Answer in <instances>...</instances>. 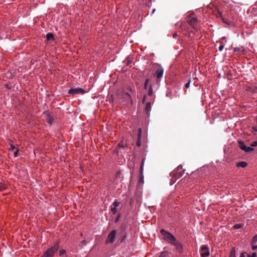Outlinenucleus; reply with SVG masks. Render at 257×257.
I'll list each match as a JSON object with an SVG mask.
<instances>
[{
  "instance_id": "18",
  "label": "nucleus",
  "mask_w": 257,
  "mask_h": 257,
  "mask_svg": "<svg viewBox=\"0 0 257 257\" xmlns=\"http://www.w3.org/2000/svg\"><path fill=\"white\" fill-rule=\"evenodd\" d=\"M46 39L48 41L51 40H54V35L52 33H49L46 35Z\"/></svg>"
},
{
  "instance_id": "41",
  "label": "nucleus",
  "mask_w": 257,
  "mask_h": 257,
  "mask_svg": "<svg viewBox=\"0 0 257 257\" xmlns=\"http://www.w3.org/2000/svg\"><path fill=\"white\" fill-rule=\"evenodd\" d=\"M224 48V46L223 45H220L219 47V50L220 51H222V50Z\"/></svg>"
},
{
  "instance_id": "32",
  "label": "nucleus",
  "mask_w": 257,
  "mask_h": 257,
  "mask_svg": "<svg viewBox=\"0 0 257 257\" xmlns=\"http://www.w3.org/2000/svg\"><path fill=\"white\" fill-rule=\"evenodd\" d=\"M222 20L224 23L227 24V25H229L231 22H228L226 19H224L223 17L222 18Z\"/></svg>"
},
{
  "instance_id": "1",
  "label": "nucleus",
  "mask_w": 257,
  "mask_h": 257,
  "mask_svg": "<svg viewBox=\"0 0 257 257\" xmlns=\"http://www.w3.org/2000/svg\"><path fill=\"white\" fill-rule=\"evenodd\" d=\"M184 173V171L183 170L182 166L179 165L170 174V175L172 177V178L170 179V184L172 185L175 183L177 180L180 178Z\"/></svg>"
},
{
  "instance_id": "6",
  "label": "nucleus",
  "mask_w": 257,
  "mask_h": 257,
  "mask_svg": "<svg viewBox=\"0 0 257 257\" xmlns=\"http://www.w3.org/2000/svg\"><path fill=\"white\" fill-rule=\"evenodd\" d=\"M238 143L239 148L246 153H249L254 150V149L251 147H246L244 143L241 141H238Z\"/></svg>"
},
{
  "instance_id": "40",
  "label": "nucleus",
  "mask_w": 257,
  "mask_h": 257,
  "mask_svg": "<svg viewBox=\"0 0 257 257\" xmlns=\"http://www.w3.org/2000/svg\"><path fill=\"white\" fill-rule=\"evenodd\" d=\"M126 65H129L130 64H131L132 63V61L130 60L129 59L126 60Z\"/></svg>"
},
{
  "instance_id": "15",
  "label": "nucleus",
  "mask_w": 257,
  "mask_h": 257,
  "mask_svg": "<svg viewBox=\"0 0 257 257\" xmlns=\"http://www.w3.org/2000/svg\"><path fill=\"white\" fill-rule=\"evenodd\" d=\"M122 97L124 98L126 100V101L130 100L131 101H132L131 96L127 92L123 93L122 94Z\"/></svg>"
},
{
  "instance_id": "26",
  "label": "nucleus",
  "mask_w": 257,
  "mask_h": 257,
  "mask_svg": "<svg viewBox=\"0 0 257 257\" xmlns=\"http://www.w3.org/2000/svg\"><path fill=\"white\" fill-rule=\"evenodd\" d=\"M111 211H112L113 214H115L116 212V207H111Z\"/></svg>"
},
{
  "instance_id": "30",
  "label": "nucleus",
  "mask_w": 257,
  "mask_h": 257,
  "mask_svg": "<svg viewBox=\"0 0 257 257\" xmlns=\"http://www.w3.org/2000/svg\"><path fill=\"white\" fill-rule=\"evenodd\" d=\"M125 238H126V235H125V234H124L121 237L120 241L121 242H123L125 239Z\"/></svg>"
},
{
  "instance_id": "5",
  "label": "nucleus",
  "mask_w": 257,
  "mask_h": 257,
  "mask_svg": "<svg viewBox=\"0 0 257 257\" xmlns=\"http://www.w3.org/2000/svg\"><path fill=\"white\" fill-rule=\"evenodd\" d=\"M188 23L194 29H197L198 20L196 18L189 16L187 19Z\"/></svg>"
},
{
  "instance_id": "50",
  "label": "nucleus",
  "mask_w": 257,
  "mask_h": 257,
  "mask_svg": "<svg viewBox=\"0 0 257 257\" xmlns=\"http://www.w3.org/2000/svg\"><path fill=\"white\" fill-rule=\"evenodd\" d=\"M66 257H68V256H67V255H66Z\"/></svg>"
},
{
  "instance_id": "49",
  "label": "nucleus",
  "mask_w": 257,
  "mask_h": 257,
  "mask_svg": "<svg viewBox=\"0 0 257 257\" xmlns=\"http://www.w3.org/2000/svg\"><path fill=\"white\" fill-rule=\"evenodd\" d=\"M82 242H83V243H85V240H83V241H82Z\"/></svg>"
},
{
  "instance_id": "37",
  "label": "nucleus",
  "mask_w": 257,
  "mask_h": 257,
  "mask_svg": "<svg viewBox=\"0 0 257 257\" xmlns=\"http://www.w3.org/2000/svg\"><path fill=\"white\" fill-rule=\"evenodd\" d=\"M190 80H189L185 85V87L186 88H188L189 87V86H190Z\"/></svg>"
},
{
  "instance_id": "24",
  "label": "nucleus",
  "mask_w": 257,
  "mask_h": 257,
  "mask_svg": "<svg viewBox=\"0 0 257 257\" xmlns=\"http://www.w3.org/2000/svg\"><path fill=\"white\" fill-rule=\"evenodd\" d=\"M149 82V79H147L146 80L145 84H144V88L145 89H147L148 84Z\"/></svg>"
},
{
  "instance_id": "13",
  "label": "nucleus",
  "mask_w": 257,
  "mask_h": 257,
  "mask_svg": "<svg viewBox=\"0 0 257 257\" xmlns=\"http://www.w3.org/2000/svg\"><path fill=\"white\" fill-rule=\"evenodd\" d=\"M151 110V104L150 102H148L146 104V106L145 107V112L148 116L150 115V112Z\"/></svg>"
},
{
  "instance_id": "36",
  "label": "nucleus",
  "mask_w": 257,
  "mask_h": 257,
  "mask_svg": "<svg viewBox=\"0 0 257 257\" xmlns=\"http://www.w3.org/2000/svg\"><path fill=\"white\" fill-rule=\"evenodd\" d=\"M120 217V214H119L117 215V217L115 218V220H114V222H115V223H116V222H117L119 221Z\"/></svg>"
},
{
  "instance_id": "46",
  "label": "nucleus",
  "mask_w": 257,
  "mask_h": 257,
  "mask_svg": "<svg viewBox=\"0 0 257 257\" xmlns=\"http://www.w3.org/2000/svg\"><path fill=\"white\" fill-rule=\"evenodd\" d=\"M145 98H146V96H144V99H143V103H144V101H145Z\"/></svg>"
},
{
  "instance_id": "12",
  "label": "nucleus",
  "mask_w": 257,
  "mask_h": 257,
  "mask_svg": "<svg viewBox=\"0 0 257 257\" xmlns=\"http://www.w3.org/2000/svg\"><path fill=\"white\" fill-rule=\"evenodd\" d=\"M234 51L236 54L241 53L242 54H244L245 51H244V48H243V47L239 46V47H235L234 48Z\"/></svg>"
},
{
  "instance_id": "28",
  "label": "nucleus",
  "mask_w": 257,
  "mask_h": 257,
  "mask_svg": "<svg viewBox=\"0 0 257 257\" xmlns=\"http://www.w3.org/2000/svg\"><path fill=\"white\" fill-rule=\"evenodd\" d=\"M66 253V250L65 249H61L59 251V255H62L63 254H64Z\"/></svg>"
},
{
  "instance_id": "29",
  "label": "nucleus",
  "mask_w": 257,
  "mask_h": 257,
  "mask_svg": "<svg viewBox=\"0 0 257 257\" xmlns=\"http://www.w3.org/2000/svg\"><path fill=\"white\" fill-rule=\"evenodd\" d=\"M250 146L251 147H256L257 146V140L256 141L253 142L251 144Z\"/></svg>"
},
{
  "instance_id": "38",
  "label": "nucleus",
  "mask_w": 257,
  "mask_h": 257,
  "mask_svg": "<svg viewBox=\"0 0 257 257\" xmlns=\"http://www.w3.org/2000/svg\"><path fill=\"white\" fill-rule=\"evenodd\" d=\"M18 149H17L16 150L14 153V157H16L18 156Z\"/></svg>"
},
{
  "instance_id": "19",
  "label": "nucleus",
  "mask_w": 257,
  "mask_h": 257,
  "mask_svg": "<svg viewBox=\"0 0 257 257\" xmlns=\"http://www.w3.org/2000/svg\"><path fill=\"white\" fill-rule=\"evenodd\" d=\"M169 254V252L167 251H164L162 252L159 257H166Z\"/></svg>"
},
{
  "instance_id": "34",
  "label": "nucleus",
  "mask_w": 257,
  "mask_h": 257,
  "mask_svg": "<svg viewBox=\"0 0 257 257\" xmlns=\"http://www.w3.org/2000/svg\"><path fill=\"white\" fill-rule=\"evenodd\" d=\"M247 257H256V253L255 252H253L251 255L247 254Z\"/></svg>"
},
{
  "instance_id": "48",
  "label": "nucleus",
  "mask_w": 257,
  "mask_h": 257,
  "mask_svg": "<svg viewBox=\"0 0 257 257\" xmlns=\"http://www.w3.org/2000/svg\"><path fill=\"white\" fill-rule=\"evenodd\" d=\"M155 9H154V10H153V13H154L155 12Z\"/></svg>"
},
{
  "instance_id": "39",
  "label": "nucleus",
  "mask_w": 257,
  "mask_h": 257,
  "mask_svg": "<svg viewBox=\"0 0 257 257\" xmlns=\"http://www.w3.org/2000/svg\"><path fill=\"white\" fill-rule=\"evenodd\" d=\"M251 249L253 250H256L257 249V245H252L251 246Z\"/></svg>"
},
{
  "instance_id": "3",
  "label": "nucleus",
  "mask_w": 257,
  "mask_h": 257,
  "mask_svg": "<svg viewBox=\"0 0 257 257\" xmlns=\"http://www.w3.org/2000/svg\"><path fill=\"white\" fill-rule=\"evenodd\" d=\"M160 233L164 236V239L168 241L171 244H172L176 239L173 235L164 229L160 230Z\"/></svg>"
},
{
  "instance_id": "4",
  "label": "nucleus",
  "mask_w": 257,
  "mask_h": 257,
  "mask_svg": "<svg viewBox=\"0 0 257 257\" xmlns=\"http://www.w3.org/2000/svg\"><path fill=\"white\" fill-rule=\"evenodd\" d=\"M201 257H208L210 255L209 249L206 245H202L200 249Z\"/></svg>"
},
{
  "instance_id": "31",
  "label": "nucleus",
  "mask_w": 257,
  "mask_h": 257,
  "mask_svg": "<svg viewBox=\"0 0 257 257\" xmlns=\"http://www.w3.org/2000/svg\"><path fill=\"white\" fill-rule=\"evenodd\" d=\"M217 17L221 18V19L223 18L222 14L220 12H218L217 14Z\"/></svg>"
},
{
  "instance_id": "35",
  "label": "nucleus",
  "mask_w": 257,
  "mask_h": 257,
  "mask_svg": "<svg viewBox=\"0 0 257 257\" xmlns=\"http://www.w3.org/2000/svg\"><path fill=\"white\" fill-rule=\"evenodd\" d=\"M17 149V148H16L15 147V146H14L13 145H11L10 150H12V151H14L15 150H16Z\"/></svg>"
},
{
  "instance_id": "25",
  "label": "nucleus",
  "mask_w": 257,
  "mask_h": 257,
  "mask_svg": "<svg viewBox=\"0 0 257 257\" xmlns=\"http://www.w3.org/2000/svg\"><path fill=\"white\" fill-rule=\"evenodd\" d=\"M144 159H143L142 161L141 166H140V169H141V172L142 173L143 170V166L144 165Z\"/></svg>"
},
{
  "instance_id": "2",
  "label": "nucleus",
  "mask_w": 257,
  "mask_h": 257,
  "mask_svg": "<svg viewBox=\"0 0 257 257\" xmlns=\"http://www.w3.org/2000/svg\"><path fill=\"white\" fill-rule=\"evenodd\" d=\"M59 242L56 241L50 248L47 249L41 257H53L59 248Z\"/></svg>"
},
{
  "instance_id": "23",
  "label": "nucleus",
  "mask_w": 257,
  "mask_h": 257,
  "mask_svg": "<svg viewBox=\"0 0 257 257\" xmlns=\"http://www.w3.org/2000/svg\"><path fill=\"white\" fill-rule=\"evenodd\" d=\"M242 227V225L240 224H236L233 226V228L235 229H239Z\"/></svg>"
},
{
  "instance_id": "9",
  "label": "nucleus",
  "mask_w": 257,
  "mask_h": 257,
  "mask_svg": "<svg viewBox=\"0 0 257 257\" xmlns=\"http://www.w3.org/2000/svg\"><path fill=\"white\" fill-rule=\"evenodd\" d=\"M85 90L81 88H71L68 90V93L73 95L76 94H83Z\"/></svg>"
},
{
  "instance_id": "33",
  "label": "nucleus",
  "mask_w": 257,
  "mask_h": 257,
  "mask_svg": "<svg viewBox=\"0 0 257 257\" xmlns=\"http://www.w3.org/2000/svg\"><path fill=\"white\" fill-rule=\"evenodd\" d=\"M118 147L124 148V145H123V143L122 142H120L118 144Z\"/></svg>"
},
{
  "instance_id": "42",
  "label": "nucleus",
  "mask_w": 257,
  "mask_h": 257,
  "mask_svg": "<svg viewBox=\"0 0 257 257\" xmlns=\"http://www.w3.org/2000/svg\"><path fill=\"white\" fill-rule=\"evenodd\" d=\"M140 182L144 183V177L143 176H141V178L139 179Z\"/></svg>"
},
{
  "instance_id": "7",
  "label": "nucleus",
  "mask_w": 257,
  "mask_h": 257,
  "mask_svg": "<svg viewBox=\"0 0 257 257\" xmlns=\"http://www.w3.org/2000/svg\"><path fill=\"white\" fill-rule=\"evenodd\" d=\"M116 234V231L112 230L108 234L107 238L106 240V243H112L114 241L115 236Z\"/></svg>"
},
{
  "instance_id": "44",
  "label": "nucleus",
  "mask_w": 257,
  "mask_h": 257,
  "mask_svg": "<svg viewBox=\"0 0 257 257\" xmlns=\"http://www.w3.org/2000/svg\"><path fill=\"white\" fill-rule=\"evenodd\" d=\"M252 129L254 130V131L257 132V126H253Z\"/></svg>"
},
{
  "instance_id": "17",
  "label": "nucleus",
  "mask_w": 257,
  "mask_h": 257,
  "mask_svg": "<svg viewBox=\"0 0 257 257\" xmlns=\"http://www.w3.org/2000/svg\"><path fill=\"white\" fill-rule=\"evenodd\" d=\"M235 253H236L235 248L234 247H232L230 251L229 257H236Z\"/></svg>"
},
{
  "instance_id": "27",
  "label": "nucleus",
  "mask_w": 257,
  "mask_h": 257,
  "mask_svg": "<svg viewBox=\"0 0 257 257\" xmlns=\"http://www.w3.org/2000/svg\"><path fill=\"white\" fill-rule=\"evenodd\" d=\"M257 242V235H254L252 238V243H255Z\"/></svg>"
},
{
  "instance_id": "43",
  "label": "nucleus",
  "mask_w": 257,
  "mask_h": 257,
  "mask_svg": "<svg viewBox=\"0 0 257 257\" xmlns=\"http://www.w3.org/2000/svg\"><path fill=\"white\" fill-rule=\"evenodd\" d=\"M245 254H246V252H242L240 254V257H245Z\"/></svg>"
},
{
  "instance_id": "22",
  "label": "nucleus",
  "mask_w": 257,
  "mask_h": 257,
  "mask_svg": "<svg viewBox=\"0 0 257 257\" xmlns=\"http://www.w3.org/2000/svg\"><path fill=\"white\" fill-rule=\"evenodd\" d=\"M119 204H120V203L115 200L112 203V206H113V207H117Z\"/></svg>"
},
{
  "instance_id": "10",
  "label": "nucleus",
  "mask_w": 257,
  "mask_h": 257,
  "mask_svg": "<svg viewBox=\"0 0 257 257\" xmlns=\"http://www.w3.org/2000/svg\"><path fill=\"white\" fill-rule=\"evenodd\" d=\"M172 244H173L175 247V249L176 251L180 253L183 252V245L179 241H177L176 239L175 241Z\"/></svg>"
},
{
  "instance_id": "14",
  "label": "nucleus",
  "mask_w": 257,
  "mask_h": 257,
  "mask_svg": "<svg viewBox=\"0 0 257 257\" xmlns=\"http://www.w3.org/2000/svg\"><path fill=\"white\" fill-rule=\"evenodd\" d=\"M46 121L50 124H51L53 121H54V118L50 115L48 113H46Z\"/></svg>"
},
{
  "instance_id": "47",
  "label": "nucleus",
  "mask_w": 257,
  "mask_h": 257,
  "mask_svg": "<svg viewBox=\"0 0 257 257\" xmlns=\"http://www.w3.org/2000/svg\"><path fill=\"white\" fill-rule=\"evenodd\" d=\"M130 90L131 91H133V90L132 88H130Z\"/></svg>"
},
{
  "instance_id": "11",
  "label": "nucleus",
  "mask_w": 257,
  "mask_h": 257,
  "mask_svg": "<svg viewBox=\"0 0 257 257\" xmlns=\"http://www.w3.org/2000/svg\"><path fill=\"white\" fill-rule=\"evenodd\" d=\"M142 130L141 128H139L138 133V138L136 142V145L138 147L141 146V137H142Z\"/></svg>"
},
{
  "instance_id": "20",
  "label": "nucleus",
  "mask_w": 257,
  "mask_h": 257,
  "mask_svg": "<svg viewBox=\"0 0 257 257\" xmlns=\"http://www.w3.org/2000/svg\"><path fill=\"white\" fill-rule=\"evenodd\" d=\"M7 188V186L3 182H0V191L5 190Z\"/></svg>"
},
{
  "instance_id": "16",
  "label": "nucleus",
  "mask_w": 257,
  "mask_h": 257,
  "mask_svg": "<svg viewBox=\"0 0 257 257\" xmlns=\"http://www.w3.org/2000/svg\"><path fill=\"white\" fill-rule=\"evenodd\" d=\"M247 164L245 162L242 161L238 162L236 164L237 167L245 168L247 166Z\"/></svg>"
},
{
  "instance_id": "21",
  "label": "nucleus",
  "mask_w": 257,
  "mask_h": 257,
  "mask_svg": "<svg viewBox=\"0 0 257 257\" xmlns=\"http://www.w3.org/2000/svg\"><path fill=\"white\" fill-rule=\"evenodd\" d=\"M153 91L152 87L151 86H150V87L149 88V91H148V94L149 96H152L153 95Z\"/></svg>"
},
{
  "instance_id": "45",
  "label": "nucleus",
  "mask_w": 257,
  "mask_h": 257,
  "mask_svg": "<svg viewBox=\"0 0 257 257\" xmlns=\"http://www.w3.org/2000/svg\"><path fill=\"white\" fill-rule=\"evenodd\" d=\"M177 36V34L174 33V34H173V37H174V38H176Z\"/></svg>"
},
{
  "instance_id": "8",
  "label": "nucleus",
  "mask_w": 257,
  "mask_h": 257,
  "mask_svg": "<svg viewBox=\"0 0 257 257\" xmlns=\"http://www.w3.org/2000/svg\"><path fill=\"white\" fill-rule=\"evenodd\" d=\"M157 65L158 66V68L156 70V72L155 73V76L158 79H160L163 77L164 70L161 65L157 64Z\"/></svg>"
}]
</instances>
